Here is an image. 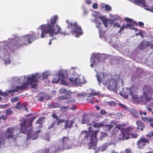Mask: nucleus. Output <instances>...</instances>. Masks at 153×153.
<instances>
[{
  "label": "nucleus",
  "mask_w": 153,
  "mask_h": 153,
  "mask_svg": "<svg viewBox=\"0 0 153 153\" xmlns=\"http://www.w3.org/2000/svg\"><path fill=\"white\" fill-rule=\"evenodd\" d=\"M81 144L79 143L78 140L70 139L68 136H64L58 140V141L55 144L54 152H60L65 150L69 149L73 147L80 146Z\"/></svg>",
  "instance_id": "nucleus-1"
},
{
  "label": "nucleus",
  "mask_w": 153,
  "mask_h": 153,
  "mask_svg": "<svg viewBox=\"0 0 153 153\" xmlns=\"http://www.w3.org/2000/svg\"><path fill=\"white\" fill-rule=\"evenodd\" d=\"M36 118L35 116H33L30 118L28 121L27 124V119H24L22 120L19 123L20 127L19 128L20 132V133L25 134L27 133V128H28V131L27 133V139L28 140L29 139L33 140L37 138L39 134L42 132V131L41 129H39L36 132L33 131L32 128V123L34 120Z\"/></svg>",
  "instance_id": "nucleus-2"
},
{
  "label": "nucleus",
  "mask_w": 153,
  "mask_h": 153,
  "mask_svg": "<svg viewBox=\"0 0 153 153\" xmlns=\"http://www.w3.org/2000/svg\"><path fill=\"white\" fill-rule=\"evenodd\" d=\"M39 33H33L31 34L25 35L20 38L16 40L15 45L17 47L20 48L23 45H27L38 39L39 37Z\"/></svg>",
  "instance_id": "nucleus-3"
},
{
  "label": "nucleus",
  "mask_w": 153,
  "mask_h": 153,
  "mask_svg": "<svg viewBox=\"0 0 153 153\" xmlns=\"http://www.w3.org/2000/svg\"><path fill=\"white\" fill-rule=\"evenodd\" d=\"M88 131H81V133L85 134V137H86L91 134L90 140L88 144L89 149H95V146L97 143V134L98 131H93L91 127H90L88 128Z\"/></svg>",
  "instance_id": "nucleus-4"
},
{
  "label": "nucleus",
  "mask_w": 153,
  "mask_h": 153,
  "mask_svg": "<svg viewBox=\"0 0 153 153\" xmlns=\"http://www.w3.org/2000/svg\"><path fill=\"white\" fill-rule=\"evenodd\" d=\"M107 83L106 82V85L107 88L109 90L115 91L117 89V87L122 86L124 85V82L122 79L121 78H117L116 79L111 78L109 82L107 81Z\"/></svg>",
  "instance_id": "nucleus-5"
},
{
  "label": "nucleus",
  "mask_w": 153,
  "mask_h": 153,
  "mask_svg": "<svg viewBox=\"0 0 153 153\" xmlns=\"http://www.w3.org/2000/svg\"><path fill=\"white\" fill-rule=\"evenodd\" d=\"M66 22L68 25L67 27V28H71V33H75L76 36L78 37L83 34V32L81 27L78 26L76 22H71L68 20L66 21Z\"/></svg>",
  "instance_id": "nucleus-6"
},
{
  "label": "nucleus",
  "mask_w": 153,
  "mask_h": 153,
  "mask_svg": "<svg viewBox=\"0 0 153 153\" xmlns=\"http://www.w3.org/2000/svg\"><path fill=\"white\" fill-rule=\"evenodd\" d=\"M143 92L144 96L145 99V102L147 104L149 103L150 105H153V98L150 96L152 94V89L149 86L145 85L143 88Z\"/></svg>",
  "instance_id": "nucleus-7"
},
{
  "label": "nucleus",
  "mask_w": 153,
  "mask_h": 153,
  "mask_svg": "<svg viewBox=\"0 0 153 153\" xmlns=\"http://www.w3.org/2000/svg\"><path fill=\"white\" fill-rule=\"evenodd\" d=\"M122 89L120 91V94L124 97L125 99H127L128 95H130L132 97V95L136 93L137 91V88L135 86H132L130 88H123L121 87Z\"/></svg>",
  "instance_id": "nucleus-8"
},
{
  "label": "nucleus",
  "mask_w": 153,
  "mask_h": 153,
  "mask_svg": "<svg viewBox=\"0 0 153 153\" xmlns=\"http://www.w3.org/2000/svg\"><path fill=\"white\" fill-rule=\"evenodd\" d=\"M41 78V75L38 74H32L27 77L26 83L27 85H31V88H35L37 86V82H38L39 79Z\"/></svg>",
  "instance_id": "nucleus-9"
},
{
  "label": "nucleus",
  "mask_w": 153,
  "mask_h": 153,
  "mask_svg": "<svg viewBox=\"0 0 153 153\" xmlns=\"http://www.w3.org/2000/svg\"><path fill=\"white\" fill-rule=\"evenodd\" d=\"M146 2L145 0H136L135 2L138 5L144 8L146 10L153 13V0Z\"/></svg>",
  "instance_id": "nucleus-10"
},
{
  "label": "nucleus",
  "mask_w": 153,
  "mask_h": 153,
  "mask_svg": "<svg viewBox=\"0 0 153 153\" xmlns=\"http://www.w3.org/2000/svg\"><path fill=\"white\" fill-rule=\"evenodd\" d=\"M103 54H94L92 55L90 59V62L91 63L90 66L93 68V65L97 64L101 62L102 60L103 59L102 56Z\"/></svg>",
  "instance_id": "nucleus-11"
},
{
  "label": "nucleus",
  "mask_w": 153,
  "mask_h": 153,
  "mask_svg": "<svg viewBox=\"0 0 153 153\" xmlns=\"http://www.w3.org/2000/svg\"><path fill=\"white\" fill-rule=\"evenodd\" d=\"M41 37L43 38L45 34L49 33L51 36L52 25L48 23L47 24L41 25Z\"/></svg>",
  "instance_id": "nucleus-12"
},
{
  "label": "nucleus",
  "mask_w": 153,
  "mask_h": 153,
  "mask_svg": "<svg viewBox=\"0 0 153 153\" xmlns=\"http://www.w3.org/2000/svg\"><path fill=\"white\" fill-rule=\"evenodd\" d=\"M131 129V127L128 128L126 130H124L122 132V135L119 137L117 141L118 142L121 140H124L128 139L130 137V132L129 130Z\"/></svg>",
  "instance_id": "nucleus-13"
},
{
  "label": "nucleus",
  "mask_w": 153,
  "mask_h": 153,
  "mask_svg": "<svg viewBox=\"0 0 153 153\" xmlns=\"http://www.w3.org/2000/svg\"><path fill=\"white\" fill-rule=\"evenodd\" d=\"M15 129L16 128L14 127H10L7 128L6 131L7 138H11L13 139H16V136L14 134L15 131Z\"/></svg>",
  "instance_id": "nucleus-14"
},
{
  "label": "nucleus",
  "mask_w": 153,
  "mask_h": 153,
  "mask_svg": "<svg viewBox=\"0 0 153 153\" xmlns=\"http://www.w3.org/2000/svg\"><path fill=\"white\" fill-rule=\"evenodd\" d=\"M95 23L97 24L96 26V27L99 28V32L100 38L105 40V31H103L102 28L101 27V22L97 19L95 21Z\"/></svg>",
  "instance_id": "nucleus-15"
},
{
  "label": "nucleus",
  "mask_w": 153,
  "mask_h": 153,
  "mask_svg": "<svg viewBox=\"0 0 153 153\" xmlns=\"http://www.w3.org/2000/svg\"><path fill=\"white\" fill-rule=\"evenodd\" d=\"M69 81L72 83L76 85H80L84 82V79L83 78H80V77L77 78H69Z\"/></svg>",
  "instance_id": "nucleus-16"
},
{
  "label": "nucleus",
  "mask_w": 153,
  "mask_h": 153,
  "mask_svg": "<svg viewBox=\"0 0 153 153\" xmlns=\"http://www.w3.org/2000/svg\"><path fill=\"white\" fill-rule=\"evenodd\" d=\"M125 20L128 22L126 25H125V28L133 29L134 25L136 24V22L133 19L128 18H125Z\"/></svg>",
  "instance_id": "nucleus-17"
},
{
  "label": "nucleus",
  "mask_w": 153,
  "mask_h": 153,
  "mask_svg": "<svg viewBox=\"0 0 153 153\" xmlns=\"http://www.w3.org/2000/svg\"><path fill=\"white\" fill-rule=\"evenodd\" d=\"M149 140L146 138L141 137L137 142V144L139 149H143L146 143H148Z\"/></svg>",
  "instance_id": "nucleus-18"
},
{
  "label": "nucleus",
  "mask_w": 153,
  "mask_h": 153,
  "mask_svg": "<svg viewBox=\"0 0 153 153\" xmlns=\"http://www.w3.org/2000/svg\"><path fill=\"white\" fill-rule=\"evenodd\" d=\"M97 79L100 83H102L105 85V75L104 72H101L99 74H97Z\"/></svg>",
  "instance_id": "nucleus-19"
},
{
  "label": "nucleus",
  "mask_w": 153,
  "mask_h": 153,
  "mask_svg": "<svg viewBox=\"0 0 153 153\" xmlns=\"http://www.w3.org/2000/svg\"><path fill=\"white\" fill-rule=\"evenodd\" d=\"M110 16L112 18V19H107L106 18V27H107L106 23H109L110 24L112 25L114 23L115 20H119L121 18L119 16H113L111 14H110Z\"/></svg>",
  "instance_id": "nucleus-20"
},
{
  "label": "nucleus",
  "mask_w": 153,
  "mask_h": 153,
  "mask_svg": "<svg viewBox=\"0 0 153 153\" xmlns=\"http://www.w3.org/2000/svg\"><path fill=\"white\" fill-rule=\"evenodd\" d=\"M27 85H27L26 82L25 83L23 84L20 86H16L15 89L10 91V92H15L19 91V90H25L27 88Z\"/></svg>",
  "instance_id": "nucleus-21"
},
{
  "label": "nucleus",
  "mask_w": 153,
  "mask_h": 153,
  "mask_svg": "<svg viewBox=\"0 0 153 153\" xmlns=\"http://www.w3.org/2000/svg\"><path fill=\"white\" fill-rule=\"evenodd\" d=\"M136 93L132 95V98L133 100L135 101H137L138 103L143 102L145 104V101H143V98L142 97H140L138 96L136 94Z\"/></svg>",
  "instance_id": "nucleus-22"
},
{
  "label": "nucleus",
  "mask_w": 153,
  "mask_h": 153,
  "mask_svg": "<svg viewBox=\"0 0 153 153\" xmlns=\"http://www.w3.org/2000/svg\"><path fill=\"white\" fill-rule=\"evenodd\" d=\"M60 27L58 25H56L54 27H53L52 26V30L51 32V37L54 34H57L58 33H60L61 30H60Z\"/></svg>",
  "instance_id": "nucleus-23"
},
{
  "label": "nucleus",
  "mask_w": 153,
  "mask_h": 153,
  "mask_svg": "<svg viewBox=\"0 0 153 153\" xmlns=\"http://www.w3.org/2000/svg\"><path fill=\"white\" fill-rule=\"evenodd\" d=\"M58 18V17L57 15L52 16L50 19V22H48V23L53 26L55 24Z\"/></svg>",
  "instance_id": "nucleus-24"
},
{
  "label": "nucleus",
  "mask_w": 153,
  "mask_h": 153,
  "mask_svg": "<svg viewBox=\"0 0 153 153\" xmlns=\"http://www.w3.org/2000/svg\"><path fill=\"white\" fill-rule=\"evenodd\" d=\"M136 124L137 126V129L138 130H140L141 131H143L144 128V125L140 121L138 120L136 122Z\"/></svg>",
  "instance_id": "nucleus-25"
},
{
  "label": "nucleus",
  "mask_w": 153,
  "mask_h": 153,
  "mask_svg": "<svg viewBox=\"0 0 153 153\" xmlns=\"http://www.w3.org/2000/svg\"><path fill=\"white\" fill-rule=\"evenodd\" d=\"M48 106L50 108H56L59 107V104L57 102H53L51 104H48Z\"/></svg>",
  "instance_id": "nucleus-26"
},
{
  "label": "nucleus",
  "mask_w": 153,
  "mask_h": 153,
  "mask_svg": "<svg viewBox=\"0 0 153 153\" xmlns=\"http://www.w3.org/2000/svg\"><path fill=\"white\" fill-rule=\"evenodd\" d=\"M5 140V137L4 134L1 133L0 134V149L1 147V145L4 144Z\"/></svg>",
  "instance_id": "nucleus-27"
},
{
  "label": "nucleus",
  "mask_w": 153,
  "mask_h": 153,
  "mask_svg": "<svg viewBox=\"0 0 153 153\" xmlns=\"http://www.w3.org/2000/svg\"><path fill=\"white\" fill-rule=\"evenodd\" d=\"M121 127L120 125H118L115 126V128L114 129V130L113 131V132H112V134H114V136H115L118 133L119 130H120Z\"/></svg>",
  "instance_id": "nucleus-28"
},
{
  "label": "nucleus",
  "mask_w": 153,
  "mask_h": 153,
  "mask_svg": "<svg viewBox=\"0 0 153 153\" xmlns=\"http://www.w3.org/2000/svg\"><path fill=\"white\" fill-rule=\"evenodd\" d=\"M130 112L131 115L134 118H137L139 115L137 112L134 109H132L130 110Z\"/></svg>",
  "instance_id": "nucleus-29"
},
{
  "label": "nucleus",
  "mask_w": 153,
  "mask_h": 153,
  "mask_svg": "<svg viewBox=\"0 0 153 153\" xmlns=\"http://www.w3.org/2000/svg\"><path fill=\"white\" fill-rule=\"evenodd\" d=\"M151 43L150 41H146L144 40L142 42L141 45L144 48L146 47L149 45Z\"/></svg>",
  "instance_id": "nucleus-30"
},
{
  "label": "nucleus",
  "mask_w": 153,
  "mask_h": 153,
  "mask_svg": "<svg viewBox=\"0 0 153 153\" xmlns=\"http://www.w3.org/2000/svg\"><path fill=\"white\" fill-rule=\"evenodd\" d=\"M60 77L58 75L54 76L52 80V82L53 83H56L59 82L60 80Z\"/></svg>",
  "instance_id": "nucleus-31"
},
{
  "label": "nucleus",
  "mask_w": 153,
  "mask_h": 153,
  "mask_svg": "<svg viewBox=\"0 0 153 153\" xmlns=\"http://www.w3.org/2000/svg\"><path fill=\"white\" fill-rule=\"evenodd\" d=\"M12 108H10L6 110V114L7 117L13 113Z\"/></svg>",
  "instance_id": "nucleus-32"
},
{
  "label": "nucleus",
  "mask_w": 153,
  "mask_h": 153,
  "mask_svg": "<svg viewBox=\"0 0 153 153\" xmlns=\"http://www.w3.org/2000/svg\"><path fill=\"white\" fill-rule=\"evenodd\" d=\"M114 123H112L111 124H106V131L110 130L114 126Z\"/></svg>",
  "instance_id": "nucleus-33"
},
{
  "label": "nucleus",
  "mask_w": 153,
  "mask_h": 153,
  "mask_svg": "<svg viewBox=\"0 0 153 153\" xmlns=\"http://www.w3.org/2000/svg\"><path fill=\"white\" fill-rule=\"evenodd\" d=\"M141 118L143 120L147 122H150L152 120V119L149 117H142Z\"/></svg>",
  "instance_id": "nucleus-34"
},
{
  "label": "nucleus",
  "mask_w": 153,
  "mask_h": 153,
  "mask_svg": "<svg viewBox=\"0 0 153 153\" xmlns=\"http://www.w3.org/2000/svg\"><path fill=\"white\" fill-rule=\"evenodd\" d=\"M43 139L47 140L48 141L50 140V136L49 134H45L43 137Z\"/></svg>",
  "instance_id": "nucleus-35"
},
{
  "label": "nucleus",
  "mask_w": 153,
  "mask_h": 153,
  "mask_svg": "<svg viewBox=\"0 0 153 153\" xmlns=\"http://www.w3.org/2000/svg\"><path fill=\"white\" fill-rule=\"evenodd\" d=\"M118 104L120 105V106L122 108L125 109L128 111H130V109L129 108L127 107L126 106L123 105L122 103H119Z\"/></svg>",
  "instance_id": "nucleus-36"
},
{
  "label": "nucleus",
  "mask_w": 153,
  "mask_h": 153,
  "mask_svg": "<svg viewBox=\"0 0 153 153\" xmlns=\"http://www.w3.org/2000/svg\"><path fill=\"white\" fill-rule=\"evenodd\" d=\"M59 92L61 94L68 93L67 90L64 88H61L59 89Z\"/></svg>",
  "instance_id": "nucleus-37"
},
{
  "label": "nucleus",
  "mask_w": 153,
  "mask_h": 153,
  "mask_svg": "<svg viewBox=\"0 0 153 153\" xmlns=\"http://www.w3.org/2000/svg\"><path fill=\"white\" fill-rule=\"evenodd\" d=\"M97 94H98L97 93L96 91H94V90H91V93L90 94H88V95L87 96L88 97H90V96L96 95Z\"/></svg>",
  "instance_id": "nucleus-38"
},
{
  "label": "nucleus",
  "mask_w": 153,
  "mask_h": 153,
  "mask_svg": "<svg viewBox=\"0 0 153 153\" xmlns=\"http://www.w3.org/2000/svg\"><path fill=\"white\" fill-rule=\"evenodd\" d=\"M88 119L87 117L83 116L82 118V124H86L87 123Z\"/></svg>",
  "instance_id": "nucleus-39"
},
{
  "label": "nucleus",
  "mask_w": 153,
  "mask_h": 153,
  "mask_svg": "<svg viewBox=\"0 0 153 153\" xmlns=\"http://www.w3.org/2000/svg\"><path fill=\"white\" fill-rule=\"evenodd\" d=\"M68 108H69V107L64 106H61L60 107V110L63 112L66 111Z\"/></svg>",
  "instance_id": "nucleus-40"
},
{
  "label": "nucleus",
  "mask_w": 153,
  "mask_h": 153,
  "mask_svg": "<svg viewBox=\"0 0 153 153\" xmlns=\"http://www.w3.org/2000/svg\"><path fill=\"white\" fill-rule=\"evenodd\" d=\"M60 33L62 34H64V35H68L70 34V31H67L66 30H61Z\"/></svg>",
  "instance_id": "nucleus-41"
},
{
  "label": "nucleus",
  "mask_w": 153,
  "mask_h": 153,
  "mask_svg": "<svg viewBox=\"0 0 153 153\" xmlns=\"http://www.w3.org/2000/svg\"><path fill=\"white\" fill-rule=\"evenodd\" d=\"M106 103H108L110 106H115L116 104V103L115 102L110 101L109 102H106Z\"/></svg>",
  "instance_id": "nucleus-42"
},
{
  "label": "nucleus",
  "mask_w": 153,
  "mask_h": 153,
  "mask_svg": "<svg viewBox=\"0 0 153 153\" xmlns=\"http://www.w3.org/2000/svg\"><path fill=\"white\" fill-rule=\"evenodd\" d=\"M98 18L100 19L102 22L103 25L105 26V16H99Z\"/></svg>",
  "instance_id": "nucleus-43"
},
{
  "label": "nucleus",
  "mask_w": 153,
  "mask_h": 153,
  "mask_svg": "<svg viewBox=\"0 0 153 153\" xmlns=\"http://www.w3.org/2000/svg\"><path fill=\"white\" fill-rule=\"evenodd\" d=\"M76 101L75 99H72L66 101L65 102L68 104H71L74 103Z\"/></svg>",
  "instance_id": "nucleus-44"
},
{
  "label": "nucleus",
  "mask_w": 153,
  "mask_h": 153,
  "mask_svg": "<svg viewBox=\"0 0 153 153\" xmlns=\"http://www.w3.org/2000/svg\"><path fill=\"white\" fill-rule=\"evenodd\" d=\"M56 121H54L52 122L51 124L48 126V128L50 129L53 127L56 123Z\"/></svg>",
  "instance_id": "nucleus-45"
},
{
  "label": "nucleus",
  "mask_w": 153,
  "mask_h": 153,
  "mask_svg": "<svg viewBox=\"0 0 153 153\" xmlns=\"http://www.w3.org/2000/svg\"><path fill=\"white\" fill-rule=\"evenodd\" d=\"M16 108L17 109H19L22 108V105H21V103L19 102H18L16 104Z\"/></svg>",
  "instance_id": "nucleus-46"
},
{
  "label": "nucleus",
  "mask_w": 153,
  "mask_h": 153,
  "mask_svg": "<svg viewBox=\"0 0 153 153\" xmlns=\"http://www.w3.org/2000/svg\"><path fill=\"white\" fill-rule=\"evenodd\" d=\"M64 97L65 100H68L69 99H70L71 97V96L70 95V94H66L64 95Z\"/></svg>",
  "instance_id": "nucleus-47"
},
{
  "label": "nucleus",
  "mask_w": 153,
  "mask_h": 153,
  "mask_svg": "<svg viewBox=\"0 0 153 153\" xmlns=\"http://www.w3.org/2000/svg\"><path fill=\"white\" fill-rule=\"evenodd\" d=\"M19 100V98L18 97H16L14 98H12L11 99V101L12 102H16Z\"/></svg>",
  "instance_id": "nucleus-48"
},
{
  "label": "nucleus",
  "mask_w": 153,
  "mask_h": 153,
  "mask_svg": "<svg viewBox=\"0 0 153 153\" xmlns=\"http://www.w3.org/2000/svg\"><path fill=\"white\" fill-rule=\"evenodd\" d=\"M52 117L57 121L58 120L59 118L56 114L55 113H53L52 114Z\"/></svg>",
  "instance_id": "nucleus-49"
},
{
  "label": "nucleus",
  "mask_w": 153,
  "mask_h": 153,
  "mask_svg": "<svg viewBox=\"0 0 153 153\" xmlns=\"http://www.w3.org/2000/svg\"><path fill=\"white\" fill-rule=\"evenodd\" d=\"M65 125L64 129H66L67 128H69V125H68L69 123V121L68 120H66L65 122Z\"/></svg>",
  "instance_id": "nucleus-50"
},
{
  "label": "nucleus",
  "mask_w": 153,
  "mask_h": 153,
  "mask_svg": "<svg viewBox=\"0 0 153 153\" xmlns=\"http://www.w3.org/2000/svg\"><path fill=\"white\" fill-rule=\"evenodd\" d=\"M58 120V121L57 123V125H59L61 123H63L64 122H65V120H63V119H58V120Z\"/></svg>",
  "instance_id": "nucleus-51"
},
{
  "label": "nucleus",
  "mask_w": 153,
  "mask_h": 153,
  "mask_svg": "<svg viewBox=\"0 0 153 153\" xmlns=\"http://www.w3.org/2000/svg\"><path fill=\"white\" fill-rule=\"evenodd\" d=\"M4 62L6 65L10 64V61L9 58H7L4 60Z\"/></svg>",
  "instance_id": "nucleus-52"
},
{
  "label": "nucleus",
  "mask_w": 153,
  "mask_h": 153,
  "mask_svg": "<svg viewBox=\"0 0 153 153\" xmlns=\"http://www.w3.org/2000/svg\"><path fill=\"white\" fill-rule=\"evenodd\" d=\"M111 7L108 4H106V11H110L111 10Z\"/></svg>",
  "instance_id": "nucleus-53"
},
{
  "label": "nucleus",
  "mask_w": 153,
  "mask_h": 153,
  "mask_svg": "<svg viewBox=\"0 0 153 153\" xmlns=\"http://www.w3.org/2000/svg\"><path fill=\"white\" fill-rule=\"evenodd\" d=\"M114 115L117 119H120L122 117L121 114L120 113H116Z\"/></svg>",
  "instance_id": "nucleus-54"
},
{
  "label": "nucleus",
  "mask_w": 153,
  "mask_h": 153,
  "mask_svg": "<svg viewBox=\"0 0 153 153\" xmlns=\"http://www.w3.org/2000/svg\"><path fill=\"white\" fill-rule=\"evenodd\" d=\"M48 74L46 72L42 74V79L47 78Z\"/></svg>",
  "instance_id": "nucleus-55"
},
{
  "label": "nucleus",
  "mask_w": 153,
  "mask_h": 153,
  "mask_svg": "<svg viewBox=\"0 0 153 153\" xmlns=\"http://www.w3.org/2000/svg\"><path fill=\"white\" fill-rule=\"evenodd\" d=\"M49 148H45L43 150V153H49Z\"/></svg>",
  "instance_id": "nucleus-56"
},
{
  "label": "nucleus",
  "mask_w": 153,
  "mask_h": 153,
  "mask_svg": "<svg viewBox=\"0 0 153 153\" xmlns=\"http://www.w3.org/2000/svg\"><path fill=\"white\" fill-rule=\"evenodd\" d=\"M92 7L94 9H97L98 7V4L97 3H94L93 4Z\"/></svg>",
  "instance_id": "nucleus-57"
},
{
  "label": "nucleus",
  "mask_w": 153,
  "mask_h": 153,
  "mask_svg": "<svg viewBox=\"0 0 153 153\" xmlns=\"http://www.w3.org/2000/svg\"><path fill=\"white\" fill-rule=\"evenodd\" d=\"M70 124H69V128H71L72 127V124L74 123V122L73 120L70 121Z\"/></svg>",
  "instance_id": "nucleus-58"
},
{
  "label": "nucleus",
  "mask_w": 153,
  "mask_h": 153,
  "mask_svg": "<svg viewBox=\"0 0 153 153\" xmlns=\"http://www.w3.org/2000/svg\"><path fill=\"white\" fill-rule=\"evenodd\" d=\"M120 25L118 23H115L114 25V27L119 28L120 27Z\"/></svg>",
  "instance_id": "nucleus-59"
},
{
  "label": "nucleus",
  "mask_w": 153,
  "mask_h": 153,
  "mask_svg": "<svg viewBox=\"0 0 153 153\" xmlns=\"http://www.w3.org/2000/svg\"><path fill=\"white\" fill-rule=\"evenodd\" d=\"M58 76L60 78L61 77L62 78V79H63L64 78H65L64 74L62 73H59L58 75Z\"/></svg>",
  "instance_id": "nucleus-60"
},
{
  "label": "nucleus",
  "mask_w": 153,
  "mask_h": 153,
  "mask_svg": "<svg viewBox=\"0 0 153 153\" xmlns=\"http://www.w3.org/2000/svg\"><path fill=\"white\" fill-rule=\"evenodd\" d=\"M148 39L151 42H152L153 41V37L151 36H148Z\"/></svg>",
  "instance_id": "nucleus-61"
},
{
  "label": "nucleus",
  "mask_w": 153,
  "mask_h": 153,
  "mask_svg": "<svg viewBox=\"0 0 153 153\" xmlns=\"http://www.w3.org/2000/svg\"><path fill=\"white\" fill-rule=\"evenodd\" d=\"M132 138H136L137 137L138 135L136 134H131Z\"/></svg>",
  "instance_id": "nucleus-62"
},
{
  "label": "nucleus",
  "mask_w": 153,
  "mask_h": 153,
  "mask_svg": "<svg viewBox=\"0 0 153 153\" xmlns=\"http://www.w3.org/2000/svg\"><path fill=\"white\" fill-rule=\"evenodd\" d=\"M58 100H65L64 95H61V96H60L59 97V98H58Z\"/></svg>",
  "instance_id": "nucleus-63"
},
{
  "label": "nucleus",
  "mask_w": 153,
  "mask_h": 153,
  "mask_svg": "<svg viewBox=\"0 0 153 153\" xmlns=\"http://www.w3.org/2000/svg\"><path fill=\"white\" fill-rule=\"evenodd\" d=\"M146 109L149 111H152V108L150 107L149 106L147 105L146 106Z\"/></svg>",
  "instance_id": "nucleus-64"
}]
</instances>
